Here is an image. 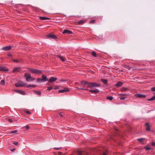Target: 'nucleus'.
<instances>
[{"label":"nucleus","instance_id":"nucleus-24","mask_svg":"<svg viewBox=\"0 0 155 155\" xmlns=\"http://www.w3.org/2000/svg\"><path fill=\"white\" fill-rule=\"evenodd\" d=\"M34 92L35 93V94H36L38 95H39L40 96L41 95V92L39 91H34Z\"/></svg>","mask_w":155,"mask_h":155},{"label":"nucleus","instance_id":"nucleus-36","mask_svg":"<svg viewBox=\"0 0 155 155\" xmlns=\"http://www.w3.org/2000/svg\"><path fill=\"white\" fill-rule=\"evenodd\" d=\"M128 90V89L127 88L124 87L122 88V91H126Z\"/></svg>","mask_w":155,"mask_h":155},{"label":"nucleus","instance_id":"nucleus-42","mask_svg":"<svg viewBox=\"0 0 155 155\" xmlns=\"http://www.w3.org/2000/svg\"><path fill=\"white\" fill-rule=\"evenodd\" d=\"M25 112L27 114H31V113L29 111H25Z\"/></svg>","mask_w":155,"mask_h":155},{"label":"nucleus","instance_id":"nucleus-38","mask_svg":"<svg viewBox=\"0 0 155 155\" xmlns=\"http://www.w3.org/2000/svg\"><path fill=\"white\" fill-rule=\"evenodd\" d=\"M53 88V87H48V88L47 89V90L48 91H50Z\"/></svg>","mask_w":155,"mask_h":155},{"label":"nucleus","instance_id":"nucleus-4","mask_svg":"<svg viewBox=\"0 0 155 155\" xmlns=\"http://www.w3.org/2000/svg\"><path fill=\"white\" fill-rule=\"evenodd\" d=\"M26 84V83H24L22 81H20L16 83L15 85L16 87H24Z\"/></svg>","mask_w":155,"mask_h":155},{"label":"nucleus","instance_id":"nucleus-8","mask_svg":"<svg viewBox=\"0 0 155 155\" xmlns=\"http://www.w3.org/2000/svg\"><path fill=\"white\" fill-rule=\"evenodd\" d=\"M21 71V68L20 67H15L13 70V72L14 73L16 72H20Z\"/></svg>","mask_w":155,"mask_h":155},{"label":"nucleus","instance_id":"nucleus-33","mask_svg":"<svg viewBox=\"0 0 155 155\" xmlns=\"http://www.w3.org/2000/svg\"><path fill=\"white\" fill-rule=\"evenodd\" d=\"M41 81H42V79L41 78H38L37 79V82H41Z\"/></svg>","mask_w":155,"mask_h":155},{"label":"nucleus","instance_id":"nucleus-32","mask_svg":"<svg viewBox=\"0 0 155 155\" xmlns=\"http://www.w3.org/2000/svg\"><path fill=\"white\" fill-rule=\"evenodd\" d=\"M12 61L18 63L19 61V60L18 59H14L12 60Z\"/></svg>","mask_w":155,"mask_h":155},{"label":"nucleus","instance_id":"nucleus-13","mask_svg":"<svg viewBox=\"0 0 155 155\" xmlns=\"http://www.w3.org/2000/svg\"><path fill=\"white\" fill-rule=\"evenodd\" d=\"M72 33L73 32L72 31L66 29L64 30L63 32V34L67 33L68 34H72Z\"/></svg>","mask_w":155,"mask_h":155},{"label":"nucleus","instance_id":"nucleus-12","mask_svg":"<svg viewBox=\"0 0 155 155\" xmlns=\"http://www.w3.org/2000/svg\"><path fill=\"white\" fill-rule=\"evenodd\" d=\"M48 37L50 38L56 39L57 38L56 36L54 35L49 34L48 35Z\"/></svg>","mask_w":155,"mask_h":155},{"label":"nucleus","instance_id":"nucleus-10","mask_svg":"<svg viewBox=\"0 0 155 155\" xmlns=\"http://www.w3.org/2000/svg\"><path fill=\"white\" fill-rule=\"evenodd\" d=\"M89 83H90L88 82L87 81H82L81 82V85L84 86L86 85H89Z\"/></svg>","mask_w":155,"mask_h":155},{"label":"nucleus","instance_id":"nucleus-17","mask_svg":"<svg viewBox=\"0 0 155 155\" xmlns=\"http://www.w3.org/2000/svg\"><path fill=\"white\" fill-rule=\"evenodd\" d=\"M144 148L146 150H149L153 149L152 148L150 147V146L149 145H147L146 146L144 147Z\"/></svg>","mask_w":155,"mask_h":155},{"label":"nucleus","instance_id":"nucleus-5","mask_svg":"<svg viewBox=\"0 0 155 155\" xmlns=\"http://www.w3.org/2000/svg\"><path fill=\"white\" fill-rule=\"evenodd\" d=\"M135 96L137 98H141L146 97V95L141 94H137L135 95Z\"/></svg>","mask_w":155,"mask_h":155},{"label":"nucleus","instance_id":"nucleus-48","mask_svg":"<svg viewBox=\"0 0 155 155\" xmlns=\"http://www.w3.org/2000/svg\"><path fill=\"white\" fill-rule=\"evenodd\" d=\"M119 95H126L127 96V94H119Z\"/></svg>","mask_w":155,"mask_h":155},{"label":"nucleus","instance_id":"nucleus-34","mask_svg":"<svg viewBox=\"0 0 155 155\" xmlns=\"http://www.w3.org/2000/svg\"><path fill=\"white\" fill-rule=\"evenodd\" d=\"M77 89L78 90H87V89H84V88H79L78 87H76Z\"/></svg>","mask_w":155,"mask_h":155},{"label":"nucleus","instance_id":"nucleus-43","mask_svg":"<svg viewBox=\"0 0 155 155\" xmlns=\"http://www.w3.org/2000/svg\"><path fill=\"white\" fill-rule=\"evenodd\" d=\"M151 90L152 91H155V87H153L151 88Z\"/></svg>","mask_w":155,"mask_h":155},{"label":"nucleus","instance_id":"nucleus-3","mask_svg":"<svg viewBox=\"0 0 155 155\" xmlns=\"http://www.w3.org/2000/svg\"><path fill=\"white\" fill-rule=\"evenodd\" d=\"M100 86L99 84L97 83L96 82L90 83L89 85H87V87L90 88H93L97 87Z\"/></svg>","mask_w":155,"mask_h":155},{"label":"nucleus","instance_id":"nucleus-9","mask_svg":"<svg viewBox=\"0 0 155 155\" xmlns=\"http://www.w3.org/2000/svg\"><path fill=\"white\" fill-rule=\"evenodd\" d=\"M57 79V78L55 77H51L49 79L48 81L50 83L52 82L55 81Z\"/></svg>","mask_w":155,"mask_h":155},{"label":"nucleus","instance_id":"nucleus-14","mask_svg":"<svg viewBox=\"0 0 155 155\" xmlns=\"http://www.w3.org/2000/svg\"><path fill=\"white\" fill-rule=\"evenodd\" d=\"M11 48V47L10 46H5L3 47L2 49L5 51H8Z\"/></svg>","mask_w":155,"mask_h":155},{"label":"nucleus","instance_id":"nucleus-45","mask_svg":"<svg viewBox=\"0 0 155 155\" xmlns=\"http://www.w3.org/2000/svg\"><path fill=\"white\" fill-rule=\"evenodd\" d=\"M25 127L26 129H29L30 127L29 126L27 125H26Z\"/></svg>","mask_w":155,"mask_h":155},{"label":"nucleus","instance_id":"nucleus-52","mask_svg":"<svg viewBox=\"0 0 155 155\" xmlns=\"http://www.w3.org/2000/svg\"><path fill=\"white\" fill-rule=\"evenodd\" d=\"M58 86H56L54 88V89H58Z\"/></svg>","mask_w":155,"mask_h":155},{"label":"nucleus","instance_id":"nucleus-51","mask_svg":"<svg viewBox=\"0 0 155 155\" xmlns=\"http://www.w3.org/2000/svg\"><path fill=\"white\" fill-rule=\"evenodd\" d=\"M59 116H60L61 117H63V115L61 113H59Z\"/></svg>","mask_w":155,"mask_h":155},{"label":"nucleus","instance_id":"nucleus-31","mask_svg":"<svg viewBox=\"0 0 155 155\" xmlns=\"http://www.w3.org/2000/svg\"><path fill=\"white\" fill-rule=\"evenodd\" d=\"M5 82L4 80H2L0 82V84L2 85H4L5 84Z\"/></svg>","mask_w":155,"mask_h":155},{"label":"nucleus","instance_id":"nucleus-41","mask_svg":"<svg viewBox=\"0 0 155 155\" xmlns=\"http://www.w3.org/2000/svg\"><path fill=\"white\" fill-rule=\"evenodd\" d=\"M54 149L56 150H61V147L54 148Z\"/></svg>","mask_w":155,"mask_h":155},{"label":"nucleus","instance_id":"nucleus-29","mask_svg":"<svg viewBox=\"0 0 155 155\" xmlns=\"http://www.w3.org/2000/svg\"><path fill=\"white\" fill-rule=\"evenodd\" d=\"M113 97H112L111 96H109V97H107L106 98L107 99L109 100L110 101H111L113 100Z\"/></svg>","mask_w":155,"mask_h":155},{"label":"nucleus","instance_id":"nucleus-39","mask_svg":"<svg viewBox=\"0 0 155 155\" xmlns=\"http://www.w3.org/2000/svg\"><path fill=\"white\" fill-rule=\"evenodd\" d=\"M95 20H93L90 21V23L91 24H93L95 23Z\"/></svg>","mask_w":155,"mask_h":155},{"label":"nucleus","instance_id":"nucleus-40","mask_svg":"<svg viewBox=\"0 0 155 155\" xmlns=\"http://www.w3.org/2000/svg\"><path fill=\"white\" fill-rule=\"evenodd\" d=\"M126 98H127L126 97H120V100H124Z\"/></svg>","mask_w":155,"mask_h":155},{"label":"nucleus","instance_id":"nucleus-11","mask_svg":"<svg viewBox=\"0 0 155 155\" xmlns=\"http://www.w3.org/2000/svg\"><path fill=\"white\" fill-rule=\"evenodd\" d=\"M15 91L22 95H25V93L24 91L21 90H15Z\"/></svg>","mask_w":155,"mask_h":155},{"label":"nucleus","instance_id":"nucleus-21","mask_svg":"<svg viewBox=\"0 0 155 155\" xmlns=\"http://www.w3.org/2000/svg\"><path fill=\"white\" fill-rule=\"evenodd\" d=\"M42 82H45L48 80L47 76H46L42 75Z\"/></svg>","mask_w":155,"mask_h":155},{"label":"nucleus","instance_id":"nucleus-2","mask_svg":"<svg viewBox=\"0 0 155 155\" xmlns=\"http://www.w3.org/2000/svg\"><path fill=\"white\" fill-rule=\"evenodd\" d=\"M24 76L26 78V81L28 82L34 81L36 79L35 78H32L30 74L28 73H25Z\"/></svg>","mask_w":155,"mask_h":155},{"label":"nucleus","instance_id":"nucleus-26","mask_svg":"<svg viewBox=\"0 0 155 155\" xmlns=\"http://www.w3.org/2000/svg\"><path fill=\"white\" fill-rule=\"evenodd\" d=\"M155 100V96L152 97L151 98L147 99L148 101H152Z\"/></svg>","mask_w":155,"mask_h":155},{"label":"nucleus","instance_id":"nucleus-44","mask_svg":"<svg viewBox=\"0 0 155 155\" xmlns=\"http://www.w3.org/2000/svg\"><path fill=\"white\" fill-rule=\"evenodd\" d=\"M67 81L66 80L61 79L60 80V81L61 82H64Z\"/></svg>","mask_w":155,"mask_h":155},{"label":"nucleus","instance_id":"nucleus-19","mask_svg":"<svg viewBox=\"0 0 155 155\" xmlns=\"http://www.w3.org/2000/svg\"><path fill=\"white\" fill-rule=\"evenodd\" d=\"M40 19L41 20H49L50 18H49L45 17H41L40 16L39 17Z\"/></svg>","mask_w":155,"mask_h":155},{"label":"nucleus","instance_id":"nucleus-49","mask_svg":"<svg viewBox=\"0 0 155 155\" xmlns=\"http://www.w3.org/2000/svg\"><path fill=\"white\" fill-rule=\"evenodd\" d=\"M151 145H152L153 146H155V142H153L151 143Z\"/></svg>","mask_w":155,"mask_h":155},{"label":"nucleus","instance_id":"nucleus-20","mask_svg":"<svg viewBox=\"0 0 155 155\" xmlns=\"http://www.w3.org/2000/svg\"><path fill=\"white\" fill-rule=\"evenodd\" d=\"M123 84V83L120 81H119L117 82V83L116 84L115 86L117 87H120Z\"/></svg>","mask_w":155,"mask_h":155},{"label":"nucleus","instance_id":"nucleus-50","mask_svg":"<svg viewBox=\"0 0 155 155\" xmlns=\"http://www.w3.org/2000/svg\"><path fill=\"white\" fill-rule=\"evenodd\" d=\"M15 150V148H13V149H11L10 150L12 151L13 152V151H14Z\"/></svg>","mask_w":155,"mask_h":155},{"label":"nucleus","instance_id":"nucleus-46","mask_svg":"<svg viewBox=\"0 0 155 155\" xmlns=\"http://www.w3.org/2000/svg\"><path fill=\"white\" fill-rule=\"evenodd\" d=\"M13 144L15 145H18V143L17 142H14Z\"/></svg>","mask_w":155,"mask_h":155},{"label":"nucleus","instance_id":"nucleus-27","mask_svg":"<svg viewBox=\"0 0 155 155\" xmlns=\"http://www.w3.org/2000/svg\"><path fill=\"white\" fill-rule=\"evenodd\" d=\"M101 80L102 81V82L105 84H106L107 83V81L106 79H102Z\"/></svg>","mask_w":155,"mask_h":155},{"label":"nucleus","instance_id":"nucleus-22","mask_svg":"<svg viewBox=\"0 0 155 155\" xmlns=\"http://www.w3.org/2000/svg\"><path fill=\"white\" fill-rule=\"evenodd\" d=\"M85 153L82 151H79L78 152V155H85Z\"/></svg>","mask_w":155,"mask_h":155},{"label":"nucleus","instance_id":"nucleus-18","mask_svg":"<svg viewBox=\"0 0 155 155\" xmlns=\"http://www.w3.org/2000/svg\"><path fill=\"white\" fill-rule=\"evenodd\" d=\"M56 57H58L62 61H65V58L62 56L57 55H56Z\"/></svg>","mask_w":155,"mask_h":155},{"label":"nucleus","instance_id":"nucleus-15","mask_svg":"<svg viewBox=\"0 0 155 155\" xmlns=\"http://www.w3.org/2000/svg\"><path fill=\"white\" fill-rule=\"evenodd\" d=\"M145 126H146V130L147 131H150V127L148 123H146L145 124Z\"/></svg>","mask_w":155,"mask_h":155},{"label":"nucleus","instance_id":"nucleus-30","mask_svg":"<svg viewBox=\"0 0 155 155\" xmlns=\"http://www.w3.org/2000/svg\"><path fill=\"white\" fill-rule=\"evenodd\" d=\"M17 131H18L17 130H13L11 132V134H15L17 132Z\"/></svg>","mask_w":155,"mask_h":155},{"label":"nucleus","instance_id":"nucleus-53","mask_svg":"<svg viewBox=\"0 0 155 155\" xmlns=\"http://www.w3.org/2000/svg\"><path fill=\"white\" fill-rule=\"evenodd\" d=\"M103 155H107V154L106 153H104Z\"/></svg>","mask_w":155,"mask_h":155},{"label":"nucleus","instance_id":"nucleus-23","mask_svg":"<svg viewBox=\"0 0 155 155\" xmlns=\"http://www.w3.org/2000/svg\"><path fill=\"white\" fill-rule=\"evenodd\" d=\"M85 22V21L83 20H80L78 21L77 22L78 25H82Z\"/></svg>","mask_w":155,"mask_h":155},{"label":"nucleus","instance_id":"nucleus-25","mask_svg":"<svg viewBox=\"0 0 155 155\" xmlns=\"http://www.w3.org/2000/svg\"><path fill=\"white\" fill-rule=\"evenodd\" d=\"M91 54L94 57H97V54L95 51H93L91 53Z\"/></svg>","mask_w":155,"mask_h":155},{"label":"nucleus","instance_id":"nucleus-28","mask_svg":"<svg viewBox=\"0 0 155 155\" xmlns=\"http://www.w3.org/2000/svg\"><path fill=\"white\" fill-rule=\"evenodd\" d=\"M36 85H29L28 86H27V87H36Z\"/></svg>","mask_w":155,"mask_h":155},{"label":"nucleus","instance_id":"nucleus-35","mask_svg":"<svg viewBox=\"0 0 155 155\" xmlns=\"http://www.w3.org/2000/svg\"><path fill=\"white\" fill-rule=\"evenodd\" d=\"M8 56L9 58L11 60H12V55L11 54H8Z\"/></svg>","mask_w":155,"mask_h":155},{"label":"nucleus","instance_id":"nucleus-6","mask_svg":"<svg viewBox=\"0 0 155 155\" xmlns=\"http://www.w3.org/2000/svg\"><path fill=\"white\" fill-rule=\"evenodd\" d=\"M8 69L6 67L3 66H0V71L2 72L7 71Z\"/></svg>","mask_w":155,"mask_h":155},{"label":"nucleus","instance_id":"nucleus-37","mask_svg":"<svg viewBox=\"0 0 155 155\" xmlns=\"http://www.w3.org/2000/svg\"><path fill=\"white\" fill-rule=\"evenodd\" d=\"M144 139L143 138H139L138 139V140L139 142H141Z\"/></svg>","mask_w":155,"mask_h":155},{"label":"nucleus","instance_id":"nucleus-1","mask_svg":"<svg viewBox=\"0 0 155 155\" xmlns=\"http://www.w3.org/2000/svg\"><path fill=\"white\" fill-rule=\"evenodd\" d=\"M28 69L29 71L36 74H40L42 73V71L39 70L31 68H28Z\"/></svg>","mask_w":155,"mask_h":155},{"label":"nucleus","instance_id":"nucleus-7","mask_svg":"<svg viewBox=\"0 0 155 155\" xmlns=\"http://www.w3.org/2000/svg\"><path fill=\"white\" fill-rule=\"evenodd\" d=\"M70 91L69 88H67V87H65L64 88V89L62 90H60L58 91V92L59 93H64L65 92L67 91Z\"/></svg>","mask_w":155,"mask_h":155},{"label":"nucleus","instance_id":"nucleus-47","mask_svg":"<svg viewBox=\"0 0 155 155\" xmlns=\"http://www.w3.org/2000/svg\"><path fill=\"white\" fill-rule=\"evenodd\" d=\"M8 120L9 122H10L11 123H12L13 122L12 120L11 119H8Z\"/></svg>","mask_w":155,"mask_h":155},{"label":"nucleus","instance_id":"nucleus-16","mask_svg":"<svg viewBox=\"0 0 155 155\" xmlns=\"http://www.w3.org/2000/svg\"><path fill=\"white\" fill-rule=\"evenodd\" d=\"M89 91L91 93H94V94L98 93L99 91L98 90H89Z\"/></svg>","mask_w":155,"mask_h":155}]
</instances>
